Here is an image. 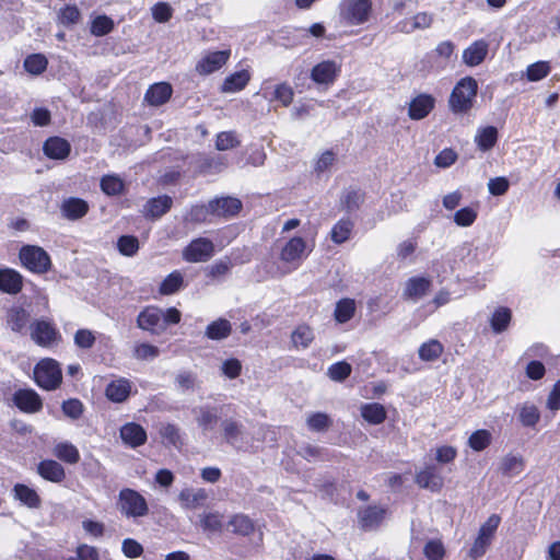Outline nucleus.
<instances>
[{
  "mask_svg": "<svg viewBox=\"0 0 560 560\" xmlns=\"http://www.w3.org/2000/svg\"><path fill=\"white\" fill-rule=\"evenodd\" d=\"M431 288V280L425 277H412L405 285L404 296L406 299L418 301L423 298Z\"/></svg>",
  "mask_w": 560,
  "mask_h": 560,
  "instance_id": "nucleus-23",
  "label": "nucleus"
},
{
  "mask_svg": "<svg viewBox=\"0 0 560 560\" xmlns=\"http://www.w3.org/2000/svg\"><path fill=\"white\" fill-rule=\"evenodd\" d=\"M306 249V243L302 237L295 236L287 242L280 253V259L287 264H293L296 269Z\"/></svg>",
  "mask_w": 560,
  "mask_h": 560,
  "instance_id": "nucleus-12",
  "label": "nucleus"
},
{
  "mask_svg": "<svg viewBox=\"0 0 560 560\" xmlns=\"http://www.w3.org/2000/svg\"><path fill=\"white\" fill-rule=\"evenodd\" d=\"M120 438L126 445L135 448L147 442V432L140 424L128 422L120 428Z\"/></svg>",
  "mask_w": 560,
  "mask_h": 560,
  "instance_id": "nucleus-18",
  "label": "nucleus"
},
{
  "mask_svg": "<svg viewBox=\"0 0 560 560\" xmlns=\"http://www.w3.org/2000/svg\"><path fill=\"white\" fill-rule=\"evenodd\" d=\"M362 418L371 424H381L386 419L385 407L378 402L364 404L360 408Z\"/></svg>",
  "mask_w": 560,
  "mask_h": 560,
  "instance_id": "nucleus-30",
  "label": "nucleus"
},
{
  "mask_svg": "<svg viewBox=\"0 0 560 560\" xmlns=\"http://www.w3.org/2000/svg\"><path fill=\"white\" fill-rule=\"evenodd\" d=\"M314 337V330L310 326L302 324L292 331L291 340L295 348L306 349L313 342Z\"/></svg>",
  "mask_w": 560,
  "mask_h": 560,
  "instance_id": "nucleus-40",
  "label": "nucleus"
},
{
  "mask_svg": "<svg viewBox=\"0 0 560 560\" xmlns=\"http://www.w3.org/2000/svg\"><path fill=\"white\" fill-rule=\"evenodd\" d=\"M551 68L549 62L547 61H537L535 63H532L526 69V78L530 82L539 81L544 78H546Z\"/></svg>",
  "mask_w": 560,
  "mask_h": 560,
  "instance_id": "nucleus-57",
  "label": "nucleus"
},
{
  "mask_svg": "<svg viewBox=\"0 0 560 560\" xmlns=\"http://www.w3.org/2000/svg\"><path fill=\"white\" fill-rule=\"evenodd\" d=\"M478 92V83L472 77L462 78L454 86L450 98L448 107L455 115L467 114L475 104Z\"/></svg>",
  "mask_w": 560,
  "mask_h": 560,
  "instance_id": "nucleus-1",
  "label": "nucleus"
},
{
  "mask_svg": "<svg viewBox=\"0 0 560 560\" xmlns=\"http://www.w3.org/2000/svg\"><path fill=\"white\" fill-rule=\"evenodd\" d=\"M385 509L377 505H369L358 511L359 525L364 530L376 529L385 517Z\"/></svg>",
  "mask_w": 560,
  "mask_h": 560,
  "instance_id": "nucleus-14",
  "label": "nucleus"
},
{
  "mask_svg": "<svg viewBox=\"0 0 560 560\" xmlns=\"http://www.w3.org/2000/svg\"><path fill=\"white\" fill-rule=\"evenodd\" d=\"M423 553L428 560H442L445 548L440 539H431L424 545Z\"/></svg>",
  "mask_w": 560,
  "mask_h": 560,
  "instance_id": "nucleus-59",
  "label": "nucleus"
},
{
  "mask_svg": "<svg viewBox=\"0 0 560 560\" xmlns=\"http://www.w3.org/2000/svg\"><path fill=\"white\" fill-rule=\"evenodd\" d=\"M208 499V493L205 489L185 488L178 494V500L183 509L195 510L203 504Z\"/></svg>",
  "mask_w": 560,
  "mask_h": 560,
  "instance_id": "nucleus-24",
  "label": "nucleus"
},
{
  "mask_svg": "<svg viewBox=\"0 0 560 560\" xmlns=\"http://www.w3.org/2000/svg\"><path fill=\"white\" fill-rule=\"evenodd\" d=\"M416 482L420 488L429 489L433 492L440 491L444 486V479L434 465H427L422 470L418 471Z\"/></svg>",
  "mask_w": 560,
  "mask_h": 560,
  "instance_id": "nucleus-13",
  "label": "nucleus"
},
{
  "mask_svg": "<svg viewBox=\"0 0 560 560\" xmlns=\"http://www.w3.org/2000/svg\"><path fill=\"white\" fill-rule=\"evenodd\" d=\"M212 215L211 203L208 205H195L184 214V222L200 224L210 221L209 218Z\"/></svg>",
  "mask_w": 560,
  "mask_h": 560,
  "instance_id": "nucleus-35",
  "label": "nucleus"
},
{
  "mask_svg": "<svg viewBox=\"0 0 560 560\" xmlns=\"http://www.w3.org/2000/svg\"><path fill=\"white\" fill-rule=\"evenodd\" d=\"M512 313L511 310L504 306L498 307L491 318L490 326L495 334H501L505 331L511 323Z\"/></svg>",
  "mask_w": 560,
  "mask_h": 560,
  "instance_id": "nucleus-39",
  "label": "nucleus"
},
{
  "mask_svg": "<svg viewBox=\"0 0 560 560\" xmlns=\"http://www.w3.org/2000/svg\"><path fill=\"white\" fill-rule=\"evenodd\" d=\"M58 336V331L49 322L36 320L31 325V338L40 347H50L57 341Z\"/></svg>",
  "mask_w": 560,
  "mask_h": 560,
  "instance_id": "nucleus-9",
  "label": "nucleus"
},
{
  "mask_svg": "<svg viewBox=\"0 0 560 560\" xmlns=\"http://www.w3.org/2000/svg\"><path fill=\"white\" fill-rule=\"evenodd\" d=\"M38 474L51 482H61L66 478V472L61 464L52 459H45L38 464Z\"/></svg>",
  "mask_w": 560,
  "mask_h": 560,
  "instance_id": "nucleus-29",
  "label": "nucleus"
},
{
  "mask_svg": "<svg viewBox=\"0 0 560 560\" xmlns=\"http://www.w3.org/2000/svg\"><path fill=\"white\" fill-rule=\"evenodd\" d=\"M341 206L347 212L357 211L364 201V194L360 189H345L341 198Z\"/></svg>",
  "mask_w": 560,
  "mask_h": 560,
  "instance_id": "nucleus-42",
  "label": "nucleus"
},
{
  "mask_svg": "<svg viewBox=\"0 0 560 560\" xmlns=\"http://www.w3.org/2000/svg\"><path fill=\"white\" fill-rule=\"evenodd\" d=\"M81 20V12L75 5H66L58 12V21L66 27H70L79 23Z\"/></svg>",
  "mask_w": 560,
  "mask_h": 560,
  "instance_id": "nucleus-54",
  "label": "nucleus"
},
{
  "mask_svg": "<svg viewBox=\"0 0 560 560\" xmlns=\"http://www.w3.org/2000/svg\"><path fill=\"white\" fill-rule=\"evenodd\" d=\"M192 413L198 427L205 432L213 430L219 420L218 409L209 405L195 407Z\"/></svg>",
  "mask_w": 560,
  "mask_h": 560,
  "instance_id": "nucleus-21",
  "label": "nucleus"
},
{
  "mask_svg": "<svg viewBox=\"0 0 560 560\" xmlns=\"http://www.w3.org/2000/svg\"><path fill=\"white\" fill-rule=\"evenodd\" d=\"M518 420L523 427L533 428L540 420L538 408L530 402H524L518 406Z\"/></svg>",
  "mask_w": 560,
  "mask_h": 560,
  "instance_id": "nucleus-41",
  "label": "nucleus"
},
{
  "mask_svg": "<svg viewBox=\"0 0 560 560\" xmlns=\"http://www.w3.org/2000/svg\"><path fill=\"white\" fill-rule=\"evenodd\" d=\"M443 349V345L439 340L431 339L420 346L418 354L422 361H435L441 357Z\"/></svg>",
  "mask_w": 560,
  "mask_h": 560,
  "instance_id": "nucleus-45",
  "label": "nucleus"
},
{
  "mask_svg": "<svg viewBox=\"0 0 560 560\" xmlns=\"http://www.w3.org/2000/svg\"><path fill=\"white\" fill-rule=\"evenodd\" d=\"M212 215L230 218L240 212L242 202L234 197H221L210 200Z\"/></svg>",
  "mask_w": 560,
  "mask_h": 560,
  "instance_id": "nucleus-17",
  "label": "nucleus"
},
{
  "mask_svg": "<svg viewBox=\"0 0 560 560\" xmlns=\"http://www.w3.org/2000/svg\"><path fill=\"white\" fill-rule=\"evenodd\" d=\"M434 104L435 100L433 96L420 94L410 102L408 115L413 120L423 119L433 109Z\"/></svg>",
  "mask_w": 560,
  "mask_h": 560,
  "instance_id": "nucleus-20",
  "label": "nucleus"
},
{
  "mask_svg": "<svg viewBox=\"0 0 560 560\" xmlns=\"http://www.w3.org/2000/svg\"><path fill=\"white\" fill-rule=\"evenodd\" d=\"M228 526L231 527L232 533L242 536H248L255 529L254 522L247 515L241 513L233 515Z\"/></svg>",
  "mask_w": 560,
  "mask_h": 560,
  "instance_id": "nucleus-38",
  "label": "nucleus"
},
{
  "mask_svg": "<svg viewBox=\"0 0 560 560\" xmlns=\"http://www.w3.org/2000/svg\"><path fill=\"white\" fill-rule=\"evenodd\" d=\"M159 354V348L147 342L139 343L133 349V355L138 360H154Z\"/></svg>",
  "mask_w": 560,
  "mask_h": 560,
  "instance_id": "nucleus-61",
  "label": "nucleus"
},
{
  "mask_svg": "<svg viewBox=\"0 0 560 560\" xmlns=\"http://www.w3.org/2000/svg\"><path fill=\"white\" fill-rule=\"evenodd\" d=\"M48 61L42 54H33L25 58L24 68L31 74H40L47 68Z\"/></svg>",
  "mask_w": 560,
  "mask_h": 560,
  "instance_id": "nucleus-53",
  "label": "nucleus"
},
{
  "mask_svg": "<svg viewBox=\"0 0 560 560\" xmlns=\"http://www.w3.org/2000/svg\"><path fill=\"white\" fill-rule=\"evenodd\" d=\"M119 253L127 257H132L139 250V241L132 235H122L117 241Z\"/></svg>",
  "mask_w": 560,
  "mask_h": 560,
  "instance_id": "nucleus-56",
  "label": "nucleus"
},
{
  "mask_svg": "<svg viewBox=\"0 0 560 560\" xmlns=\"http://www.w3.org/2000/svg\"><path fill=\"white\" fill-rule=\"evenodd\" d=\"M523 469L524 460L520 455L508 454L501 459L499 464V470L506 477H515L520 475Z\"/></svg>",
  "mask_w": 560,
  "mask_h": 560,
  "instance_id": "nucleus-31",
  "label": "nucleus"
},
{
  "mask_svg": "<svg viewBox=\"0 0 560 560\" xmlns=\"http://www.w3.org/2000/svg\"><path fill=\"white\" fill-rule=\"evenodd\" d=\"M214 254V244L207 237H198L192 240L183 249V259L188 262L208 261Z\"/></svg>",
  "mask_w": 560,
  "mask_h": 560,
  "instance_id": "nucleus-6",
  "label": "nucleus"
},
{
  "mask_svg": "<svg viewBox=\"0 0 560 560\" xmlns=\"http://www.w3.org/2000/svg\"><path fill=\"white\" fill-rule=\"evenodd\" d=\"M240 144V140L232 131L220 132L217 136L215 148L220 151L233 149Z\"/></svg>",
  "mask_w": 560,
  "mask_h": 560,
  "instance_id": "nucleus-62",
  "label": "nucleus"
},
{
  "mask_svg": "<svg viewBox=\"0 0 560 560\" xmlns=\"http://www.w3.org/2000/svg\"><path fill=\"white\" fill-rule=\"evenodd\" d=\"M124 182L117 175H105L101 179V188L108 196H117L124 190Z\"/></svg>",
  "mask_w": 560,
  "mask_h": 560,
  "instance_id": "nucleus-52",
  "label": "nucleus"
},
{
  "mask_svg": "<svg viewBox=\"0 0 560 560\" xmlns=\"http://www.w3.org/2000/svg\"><path fill=\"white\" fill-rule=\"evenodd\" d=\"M14 498L31 509H37L40 505V499L36 491L25 485L18 483L14 486Z\"/></svg>",
  "mask_w": 560,
  "mask_h": 560,
  "instance_id": "nucleus-37",
  "label": "nucleus"
},
{
  "mask_svg": "<svg viewBox=\"0 0 560 560\" xmlns=\"http://www.w3.org/2000/svg\"><path fill=\"white\" fill-rule=\"evenodd\" d=\"M184 278L179 271L171 272L161 283L159 292L162 295L176 293L183 287Z\"/></svg>",
  "mask_w": 560,
  "mask_h": 560,
  "instance_id": "nucleus-49",
  "label": "nucleus"
},
{
  "mask_svg": "<svg viewBox=\"0 0 560 560\" xmlns=\"http://www.w3.org/2000/svg\"><path fill=\"white\" fill-rule=\"evenodd\" d=\"M61 213L68 220H78L84 217L89 211V205L80 198H68L61 205Z\"/></svg>",
  "mask_w": 560,
  "mask_h": 560,
  "instance_id": "nucleus-28",
  "label": "nucleus"
},
{
  "mask_svg": "<svg viewBox=\"0 0 560 560\" xmlns=\"http://www.w3.org/2000/svg\"><path fill=\"white\" fill-rule=\"evenodd\" d=\"M173 199L167 195L151 198L143 207L145 218L156 220L164 215L172 208Z\"/></svg>",
  "mask_w": 560,
  "mask_h": 560,
  "instance_id": "nucleus-19",
  "label": "nucleus"
},
{
  "mask_svg": "<svg viewBox=\"0 0 560 560\" xmlns=\"http://www.w3.org/2000/svg\"><path fill=\"white\" fill-rule=\"evenodd\" d=\"M36 384L46 390H54L59 387L62 381V373L59 363L50 358L40 360L34 369Z\"/></svg>",
  "mask_w": 560,
  "mask_h": 560,
  "instance_id": "nucleus-4",
  "label": "nucleus"
},
{
  "mask_svg": "<svg viewBox=\"0 0 560 560\" xmlns=\"http://www.w3.org/2000/svg\"><path fill=\"white\" fill-rule=\"evenodd\" d=\"M30 320V314L23 307H12L8 311L7 324L12 331L21 332Z\"/></svg>",
  "mask_w": 560,
  "mask_h": 560,
  "instance_id": "nucleus-33",
  "label": "nucleus"
},
{
  "mask_svg": "<svg viewBox=\"0 0 560 560\" xmlns=\"http://www.w3.org/2000/svg\"><path fill=\"white\" fill-rule=\"evenodd\" d=\"M492 441V434L485 429L477 430L468 438V445L476 452L486 450Z\"/></svg>",
  "mask_w": 560,
  "mask_h": 560,
  "instance_id": "nucleus-50",
  "label": "nucleus"
},
{
  "mask_svg": "<svg viewBox=\"0 0 560 560\" xmlns=\"http://www.w3.org/2000/svg\"><path fill=\"white\" fill-rule=\"evenodd\" d=\"M44 153L55 160L66 159L71 150L70 143L60 137H51L46 140L43 147Z\"/></svg>",
  "mask_w": 560,
  "mask_h": 560,
  "instance_id": "nucleus-26",
  "label": "nucleus"
},
{
  "mask_svg": "<svg viewBox=\"0 0 560 560\" xmlns=\"http://www.w3.org/2000/svg\"><path fill=\"white\" fill-rule=\"evenodd\" d=\"M137 325L152 335H161L164 331L163 310L155 306L145 307L138 315Z\"/></svg>",
  "mask_w": 560,
  "mask_h": 560,
  "instance_id": "nucleus-7",
  "label": "nucleus"
},
{
  "mask_svg": "<svg viewBox=\"0 0 560 560\" xmlns=\"http://www.w3.org/2000/svg\"><path fill=\"white\" fill-rule=\"evenodd\" d=\"M231 55L230 50H219L206 54L196 65V71L201 75H208L221 69Z\"/></svg>",
  "mask_w": 560,
  "mask_h": 560,
  "instance_id": "nucleus-8",
  "label": "nucleus"
},
{
  "mask_svg": "<svg viewBox=\"0 0 560 560\" xmlns=\"http://www.w3.org/2000/svg\"><path fill=\"white\" fill-rule=\"evenodd\" d=\"M159 433L164 443L179 448L183 445L180 430L176 424L173 423H161Z\"/></svg>",
  "mask_w": 560,
  "mask_h": 560,
  "instance_id": "nucleus-43",
  "label": "nucleus"
},
{
  "mask_svg": "<svg viewBox=\"0 0 560 560\" xmlns=\"http://www.w3.org/2000/svg\"><path fill=\"white\" fill-rule=\"evenodd\" d=\"M14 405L25 413H36L43 408V400L34 389H18L13 394Z\"/></svg>",
  "mask_w": 560,
  "mask_h": 560,
  "instance_id": "nucleus-10",
  "label": "nucleus"
},
{
  "mask_svg": "<svg viewBox=\"0 0 560 560\" xmlns=\"http://www.w3.org/2000/svg\"><path fill=\"white\" fill-rule=\"evenodd\" d=\"M250 75L248 71L241 70L236 71L225 78L222 84V92L234 93L243 90L249 82Z\"/></svg>",
  "mask_w": 560,
  "mask_h": 560,
  "instance_id": "nucleus-32",
  "label": "nucleus"
},
{
  "mask_svg": "<svg viewBox=\"0 0 560 560\" xmlns=\"http://www.w3.org/2000/svg\"><path fill=\"white\" fill-rule=\"evenodd\" d=\"M151 12L158 23H166L173 15L172 7L166 2H158L152 7Z\"/></svg>",
  "mask_w": 560,
  "mask_h": 560,
  "instance_id": "nucleus-64",
  "label": "nucleus"
},
{
  "mask_svg": "<svg viewBox=\"0 0 560 560\" xmlns=\"http://www.w3.org/2000/svg\"><path fill=\"white\" fill-rule=\"evenodd\" d=\"M52 453L58 459L67 464L73 465L80 460V453L78 448L69 442H60L56 444Z\"/></svg>",
  "mask_w": 560,
  "mask_h": 560,
  "instance_id": "nucleus-36",
  "label": "nucleus"
},
{
  "mask_svg": "<svg viewBox=\"0 0 560 560\" xmlns=\"http://www.w3.org/2000/svg\"><path fill=\"white\" fill-rule=\"evenodd\" d=\"M232 326L229 320L220 318L208 325L206 336L212 340H221L230 336Z\"/></svg>",
  "mask_w": 560,
  "mask_h": 560,
  "instance_id": "nucleus-44",
  "label": "nucleus"
},
{
  "mask_svg": "<svg viewBox=\"0 0 560 560\" xmlns=\"http://www.w3.org/2000/svg\"><path fill=\"white\" fill-rule=\"evenodd\" d=\"M131 392V383L127 378L120 377L110 382L106 389V397L113 402L125 401Z\"/></svg>",
  "mask_w": 560,
  "mask_h": 560,
  "instance_id": "nucleus-27",
  "label": "nucleus"
},
{
  "mask_svg": "<svg viewBox=\"0 0 560 560\" xmlns=\"http://www.w3.org/2000/svg\"><path fill=\"white\" fill-rule=\"evenodd\" d=\"M118 508L121 514L132 518L143 517L149 513V506L144 497L130 488L120 490Z\"/></svg>",
  "mask_w": 560,
  "mask_h": 560,
  "instance_id": "nucleus-5",
  "label": "nucleus"
},
{
  "mask_svg": "<svg viewBox=\"0 0 560 560\" xmlns=\"http://www.w3.org/2000/svg\"><path fill=\"white\" fill-rule=\"evenodd\" d=\"M477 219V212L470 207L459 209L454 214V222L458 226H470Z\"/></svg>",
  "mask_w": 560,
  "mask_h": 560,
  "instance_id": "nucleus-63",
  "label": "nucleus"
},
{
  "mask_svg": "<svg viewBox=\"0 0 560 560\" xmlns=\"http://www.w3.org/2000/svg\"><path fill=\"white\" fill-rule=\"evenodd\" d=\"M115 23L107 15H97L92 19L90 32L96 37L105 36L114 30Z\"/></svg>",
  "mask_w": 560,
  "mask_h": 560,
  "instance_id": "nucleus-47",
  "label": "nucleus"
},
{
  "mask_svg": "<svg viewBox=\"0 0 560 560\" xmlns=\"http://www.w3.org/2000/svg\"><path fill=\"white\" fill-rule=\"evenodd\" d=\"M497 141L498 130L493 126L479 128L475 136V142L481 151H488L492 149Z\"/></svg>",
  "mask_w": 560,
  "mask_h": 560,
  "instance_id": "nucleus-34",
  "label": "nucleus"
},
{
  "mask_svg": "<svg viewBox=\"0 0 560 560\" xmlns=\"http://www.w3.org/2000/svg\"><path fill=\"white\" fill-rule=\"evenodd\" d=\"M351 371L352 368L348 362L340 361L328 368L327 375L332 381L342 382L351 374Z\"/></svg>",
  "mask_w": 560,
  "mask_h": 560,
  "instance_id": "nucleus-58",
  "label": "nucleus"
},
{
  "mask_svg": "<svg viewBox=\"0 0 560 560\" xmlns=\"http://www.w3.org/2000/svg\"><path fill=\"white\" fill-rule=\"evenodd\" d=\"M331 423L332 421L329 416L324 412L312 413L306 419L308 429L315 432L326 431Z\"/></svg>",
  "mask_w": 560,
  "mask_h": 560,
  "instance_id": "nucleus-55",
  "label": "nucleus"
},
{
  "mask_svg": "<svg viewBox=\"0 0 560 560\" xmlns=\"http://www.w3.org/2000/svg\"><path fill=\"white\" fill-rule=\"evenodd\" d=\"M489 44L483 40H475L463 51V61L469 67L480 65L487 57Z\"/></svg>",
  "mask_w": 560,
  "mask_h": 560,
  "instance_id": "nucleus-22",
  "label": "nucleus"
},
{
  "mask_svg": "<svg viewBox=\"0 0 560 560\" xmlns=\"http://www.w3.org/2000/svg\"><path fill=\"white\" fill-rule=\"evenodd\" d=\"M23 276L12 268L0 269V291L7 294L15 295L23 289Z\"/></svg>",
  "mask_w": 560,
  "mask_h": 560,
  "instance_id": "nucleus-15",
  "label": "nucleus"
},
{
  "mask_svg": "<svg viewBox=\"0 0 560 560\" xmlns=\"http://www.w3.org/2000/svg\"><path fill=\"white\" fill-rule=\"evenodd\" d=\"M175 384L183 393L194 390L197 384V376L195 373L189 371L180 372L175 377Z\"/></svg>",
  "mask_w": 560,
  "mask_h": 560,
  "instance_id": "nucleus-60",
  "label": "nucleus"
},
{
  "mask_svg": "<svg viewBox=\"0 0 560 560\" xmlns=\"http://www.w3.org/2000/svg\"><path fill=\"white\" fill-rule=\"evenodd\" d=\"M340 66L334 60H324L313 67L311 79L317 84L330 85L335 82Z\"/></svg>",
  "mask_w": 560,
  "mask_h": 560,
  "instance_id": "nucleus-11",
  "label": "nucleus"
},
{
  "mask_svg": "<svg viewBox=\"0 0 560 560\" xmlns=\"http://www.w3.org/2000/svg\"><path fill=\"white\" fill-rule=\"evenodd\" d=\"M221 428L226 443L236 450H243L244 425L234 419H225L221 422Z\"/></svg>",
  "mask_w": 560,
  "mask_h": 560,
  "instance_id": "nucleus-16",
  "label": "nucleus"
},
{
  "mask_svg": "<svg viewBox=\"0 0 560 560\" xmlns=\"http://www.w3.org/2000/svg\"><path fill=\"white\" fill-rule=\"evenodd\" d=\"M200 525L206 532H220L223 526V515L219 512H207L200 515Z\"/></svg>",
  "mask_w": 560,
  "mask_h": 560,
  "instance_id": "nucleus-51",
  "label": "nucleus"
},
{
  "mask_svg": "<svg viewBox=\"0 0 560 560\" xmlns=\"http://www.w3.org/2000/svg\"><path fill=\"white\" fill-rule=\"evenodd\" d=\"M353 229V222L349 219L339 220L331 229V241L336 244H342L349 240Z\"/></svg>",
  "mask_w": 560,
  "mask_h": 560,
  "instance_id": "nucleus-46",
  "label": "nucleus"
},
{
  "mask_svg": "<svg viewBox=\"0 0 560 560\" xmlns=\"http://www.w3.org/2000/svg\"><path fill=\"white\" fill-rule=\"evenodd\" d=\"M340 21L350 26H358L369 21L372 12L371 0H341L339 3Z\"/></svg>",
  "mask_w": 560,
  "mask_h": 560,
  "instance_id": "nucleus-2",
  "label": "nucleus"
},
{
  "mask_svg": "<svg viewBox=\"0 0 560 560\" xmlns=\"http://www.w3.org/2000/svg\"><path fill=\"white\" fill-rule=\"evenodd\" d=\"M354 312V301L351 299H342L339 302H337L334 316L338 323L345 324L353 317Z\"/></svg>",
  "mask_w": 560,
  "mask_h": 560,
  "instance_id": "nucleus-48",
  "label": "nucleus"
},
{
  "mask_svg": "<svg viewBox=\"0 0 560 560\" xmlns=\"http://www.w3.org/2000/svg\"><path fill=\"white\" fill-rule=\"evenodd\" d=\"M19 259L24 268L34 273L43 275L51 268L50 256L40 246H22L19 252Z\"/></svg>",
  "mask_w": 560,
  "mask_h": 560,
  "instance_id": "nucleus-3",
  "label": "nucleus"
},
{
  "mask_svg": "<svg viewBox=\"0 0 560 560\" xmlns=\"http://www.w3.org/2000/svg\"><path fill=\"white\" fill-rule=\"evenodd\" d=\"M172 92L171 84L166 82L154 83L147 90L144 100L152 106H160L170 100Z\"/></svg>",
  "mask_w": 560,
  "mask_h": 560,
  "instance_id": "nucleus-25",
  "label": "nucleus"
}]
</instances>
